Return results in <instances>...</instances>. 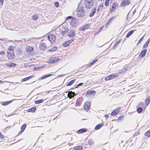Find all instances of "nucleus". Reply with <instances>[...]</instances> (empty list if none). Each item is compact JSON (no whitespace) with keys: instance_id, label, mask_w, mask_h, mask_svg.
I'll list each match as a JSON object with an SVG mask.
<instances>
[{"instance_id":"obj_48","label":"nucleus","mask_w":150,"mask_h":150,"mask_svg":"<svg viewBox=\"0 0 150 150\" xmlns=\"http://www.w3.org/2000/svg\"><path fill=\"white\" fill-rule=\"evenodd\" d=\"M86 26H82V27H80L79 28V30H81V31H83V30H85V28H85Z\"/></svg>"},{"instance_id":"obj_41","label":"nucleus","mask_w":150,"mask_h":150,"mask_svg":"<svg viewBox=\"0 0 150 150\" xmlns=\"http://www.w3.org/2000/svg\"><path fill=\"white\" fill-rule=\"evenodd\" d=\"M98 60V59H96L94 60V61H93L92 62H91L90 64V66H92V65L93 64L95 63L96 62H97Z\"/></svg>"},{"instance_id":"obj_31","label":"nucleus","mask_w":150,"mask_h":150,"mask_svg":"<svg viewBox=\"0 0 150 150\" xmlns=\"http://www.w3.org/2000/svg\"><path fill=\"white\" fill-rule=\"evenodd\" d=\"M42 68H43V66H39V67H34L33 68V69L35 71H38V70L41 69Z\"/></svg>"},{"instance_id":"obj_33","label":"nucleus","mask_w":150,"mask_h":150,"mask_svg":"<svg viewBox=\"0 0 150 150\" xmlns=\"http://www.w3.org/2000/svg\"><path fill=\"white\" fill-rule=\"evenodd\" d=\"M43 99H40L38 100L35 101V104H39L40 103H41L43 102Z\"/></svg>"},{"instance_id":"obj_4","label":"nucleus","mask_w":150,"mask_h":150,"mask_svg":"<svg viewBox=\"0 0 150 150\" xmlns=\"http://www.w3.org/2000/svg\"><path fill=\"white\" fill-rule=\"evenodd\" d=\"M77 25L76 20L74 18L71 19L70 21V25L73 28L76 27Z\"/></svg>"},{"instance_id":"obj_19","label":"nucleus","mask_w":150,"mask_h":150,"mask_svg":"<svg viewBox=\"0 0 150 150\" xmlns=\"http://www.w3.org/2000/svg\"><path fill=\"white\" fill-rule=\"evenodd\" d=\"M87 131V129H80L79 130L77 133L78 134H81L84 132H86Z\"/></svg>"},{"instance_id":"obj_54","label":"nucleus","mask_w":150,"mask_h":150,"mask_svg":"<svg viewBox=\"0 0 150 150\" xmlns=\"http://www.w3.org/2000/svg\"><path fill=\"white\" fill-rule=\"evenodd\" d=\"M124 118V116H120L118 117V118L117 119V120H120L121 119H123Z\"/></svg>"},{"instance_id":"obj_8","label":"nucleus","mask_w":150,"mask_h":150,"mask_svg":"<svg viewBox=\"0 0 150 150\" xmlns=\"http://www.w3.org/2000/svg\"><path fill=\"white\" fill-rule=\"evenodd\" d=\"M91 103L89 102H87L85 103L84 105V108L86 111H88L90 108Z\"/></svg>"},{"instance_id":"obj_63","label":"nucleus","mask_w":150,"mask_h":150,"mask_svg":"<svg viewBox=\"0 0 150 150\" xmlns=\"http://www.w3.org/2000/svg\"><path fill=\"white\" fill-rule=\"evenodd\" d=\"M150 42V39H148L147 41H146V42L147 43H148V44H149Z\"/></svg>"},{"instance_id":"obj_59","label":"nucleus","mask_w":150,"mask_h":150,"mask_svg":"<svg viewBox=\"0 0 150 150\" xmlns=\"http://www.w3.org/2000/svg\"><path fill=\"white\" fill-rule=\"evenodd\" d=\"M109 3L108 2L105 1V4L106 6H107L108 5Z\"/></svg>"},{"instance_id":"obj_34","label":"nucleus","mask_w":150,"mask_h":150,"mask_svg":"<svg viewBox=\"0 0 150 150\" xmlns=\"http://www.w3.org/2000/svg\"><path fill=\"white\" fill-rule=\"evenodd\" d=\"M145 135L148 137H150V130L145 133Z\"/></svg>"},{"instance_id":"obj_10","label":"nucleus","mask_w":150,"mask_h":150,"mask_svg":"<svg viewBox=\"0 0 150 150\" xmlns=\"http://www.w3.org/2000/svg\"><path fill=\"white\" fill-rule=\"evenodd\" d=\"M118 6V4L117 2H115L114 4H112V9H110L111 13L112 11H115Z\"/></svg>"},{"instance_id":"obj_52","label":"nucleus","mask_w":150,"mask_h":150,"mask_svg":"<svg viewBox=\"0 0 150 150\" xmlns=\"http://www.w3.org/2000/svg\"><path fill=\"white\" fill-rule=\"evenodd\" d=\"M74 41L73 39H71L70 40H69L68 41H67L68 42V43L69 44V45L72 41Z\"/></svg>"},{"instance_id":"obj_25","label":"nucleus","mask_w":150,"mask_h":150,"mask_svg":"<svg viewBox=\"0 0 150 150\" xmlns=\"http://www.w3.org/2000/svg\"><path fill=\"white\" fill-rule=\"evenodd\" d=\"M26 126V125L24 124L21 127V133H22L25 128Z\"/></svg>"},{"instance_id":"obj_55","label":"nucleus","mask_w":150,"mask_h":150,"mask_svg":"<svg viewBox=\"0 0 150 150\" xmlns=\"http://www.w3.org/2000/svg\"><path fill=\"white\" fill-rule=\"evenodd\" d=\"M4 136L1 134V133L0 132V138L1 139H3L4 138Z\"/></svg>"},{"instance_id":"obj_15","label":"nucleus","mask_w":150,"mask_h":150,"mask_svg":"<svg viewBox=\"0 0 150 150\" xmlns=\"http://www.w3.org/2000/svg\"><path fill=\"white\" fill-rule=\"evenodd\" d=\"M5 65L9 67H16L17 65V64L14 63H8L5 64Z\"/></svg>"},{"instance_id":"obj_2","label":"nucleus","mask_w":150,"mask_h":150,"mask_svg":"<svg viewBox=\"0 0 150 150\" xmlns=\"http://www.w3.org/2000/svg\"><path fill=\"white\" fill-rule=\"evenodd\" d=\"M47 38L48 40L51 42H54L56 39L55 35L52 34H49L47 36Z\"/></svg>"},{"instance_id":"obj_42","label":"nucleus","mask_w":150,"mask_h":150,"mask_svg":"<svg viewBox=\"0 0 150 150\" xmlns=\"http://www.w3.org/2000/svg\"><path fill=\"white\" fill-rule=\"evenodd\" d=\"M38 17L37 15H33L32 16V18L33 20H36L38 18Z\"/></svg>"},{"instance_id":"obj_7","label":"nucleus","mask_w":150,"mask_h":150,"mask_svg":"<svg viewBox=\"0 0 150 150\" xmlns=\"http://www.w3.org/2000/svg\"><path fill=\"white\" fill-rule=\"evenodd\" d=\"M27 53L28 54H32L33 52V48L31 46H27L25 49Z\"/></svg>"},{"instance_id":"obj_20","label":"nucleus","mask_w":150,"mask_h":150,"mask_svg":"<svg viewBox=\"0 0 150 150\" xmlns=\"http://www.w3.org/2000/svg\"><path fill=\"white\" fill-rule=\"evenodd\" d=\"M57 49V47H54L48 50V52H54Z\"/></svg>"},{"instance_id":"obj_22","label":"nucleus","mask_w":150,"mask_h":150,"mask_svg":"<svg viewBox=\"0 0 150 150\" xmlns=\"http://www.w3.org/2000/svg\"><path fill=\"white\" fill-rule=\"evenodd\" d=\"M34 76L32 75V76H29L27 77L26 78H23L22 79V80L23 81H27V80H28L29 79H31V78H33Z\"/></svg>"},{"instance_id":"obj_28","label":"nucleus","mask_w":150,"mask_h":150,"mask_svg":"<svg viewBox=\"0 0 150 150\" xmlns=\"http://www.w3.org/2000/svg\"><path fill=\"white\" fill-rule=\"evenodd\" d=\"M103 125L101 124H100L97 125L95 127V129L96 130L98 129H100L102 126Z\"/></svg>"},{"instance_id":"obj_14","label":"nucleus","mask_w":150,"mask_h":150,"mask_svg":"<svg viewBox=\"0 0 150 150\" xmlns=\"http://www.w3.org/2000/svg\"><path fill=\"white\" fill-rule=\"evenodd\" d=\"M46 48V45L45 43L42 42L40 43V48L41 50H44Z\"/></svg>"},{"instance_id":"obj_35","label":"nucleus","mask_w":150,"mask_h":150,"mask_svg":"<svg viewBox=\"0 0 150 150\" xmlns=\"http://www.w3.org/2000/svg\"><path fill=\"white\" fill-rule=\"evenodd\" d=\"M143 110L142 108V107H139L137 109V111L138 113H140Z\"/></svg>"},{"instance_id":"obj_39","label":"nucleus","mask_w":150,"mask_h":150,"mask_svg":"<svg viewBox=\"0 0 150 150\" xmlns=\"http://www.w3.org/2000/svg\"><path fill=\"white\" fill-rule=\"evenodd\" d=\"M49 62L51 63H53L54 62V57L52 58L49 59Z\"/></svg>"},{"instance_id":"obj_6","label":"nucleus","mask_w":150,"mask_h":150,"mask_svg":"<svg viewBox=\"0 0 150 150\" xmlns=\"http://www.w3.org/2000/svg\"><path fill=\"white\" fill-rule=\"evenodd\" d=\"M95 92L94 91H88L86 93V95L87 97H93L95 95Z\"/></svg>"},{"instance_id":"obj_57","label":"nucleus","mask_w":150,"mask_h":150,"mask_svg":"<svg viewBox=\"0 0 150 150\" xmlns=\"http://www.w3.org/2000/svg\"><path fill=\"white\" fill-rule=\"evenodd\" d=\"M84 26H86L85 28H85V30H86L88 28L89 26L88 25H86Z\"/></svg>"},{"instance_id":"obj_58","label":"nucleus","mask_w":150,"mask_h":150,"mask_svg":"<svg viewBox=\"0 0 150 150\" xmlns=\"http://www.w3.org/2000/svg\"><path fill=\"white\" fill-rule=\"evenodd\" d=\"M72 17L71 16H69L67 18V20L68 19H70L71 18H72Z\"/></svg>"},{"instance_id":"obj_56","label":"nucleus","mask_w":150,"mask_h":150,"mask_svg":"<svg viewBox=\"0 0 150 150\" xmlns=\"http://www.w3.org/2000/svg\"><path fill=\"white\" fill-rule=\"evenodd\" d=\"M4 1L3 0H0V5H2Z\"/></svg>"},{"instance_id":"obj_17","label":"nucleus","mask_w":150,"mask_h":150,"mask_svg":"<svg viewBox=\"0 0 150 150\" xmlns=\"http://www.w3.org/2000/svg\"><path fill=\"white\" fill-rule=\"evenodd\" d=\"M15 100L13 99V100H11L9 101H6V102H3L1 103V104L5 106L11 103L13 100Z\"/></svg>"},{"instance_id":"obj_16","label":"nucleus","mask_w":150,"mask_h":150,"mask_svg":"<svg viewBox=\"0 0 150 150\" xmlns=\"http://www.w3.org/2000/svg\"><path fill=\"white\" fill-rule=\"evenodd\" d=\"M150 101V98L149 96L147 97V98L145 100V105L146 106H147L149 103Z\"/></svg>"},{"instance_id":"obj_18","label":"nucleus","mask_w":150,"mask_h":150,"mask_svg":"<svg viewBox=\"0 0 150 150\" xmlns=\"http://www.w3.org/2000/svg\"><path fill=\"white\" fill-rule=\"evenodd\" d=\"M96 11V8H93L92 9V12L90 13L89 14V16L90 17H91L93 16L95 13Z\"/></svg>"},{"instance_id":"obj_44","label":"nucleus","mask_w":150,"mask_h":150,"mask_svg":"<svg viewBox=\"0 0 150 150\" xmlns=\"http://www.w3.org/2000/svg\"><path fill=\"white\" fill-rule=\"evenodd\" d=\"M120 110V107H119L117 108L115 110H114L117 113H118L119 112V111Z\"/></svg>"},{"instance_id":"obj_12","label":"nucleus","mask_w":150,"mask_h":150,"mask_svg":"<svg viewBox=\"0 0 150 150\" xmlns=\"http://www.w3.org/2000/svg\"><path fill=\"white\" fill-rule=\"evenodd\" d=\"M75 95L76 94L74 92H73L72 91H69L68 92V96L70 98H73Z\"/></svg>"},{"instance_id":"obj_50","label":"nucleus","mask_w":150,"mask_h":150,"mask_svg":"<svg viewBox=\"0 0 150 150\" xmlns=\"http://www.w3.org/2000/svg\"><path fill=\"white\" fill-rule=\"evenodd\" d=\"M144 36H143L142 38H141L139 40L138 42V44L140 43L144 39Z\"/></svg>"},{"instance_id":"obj_40","label":"nucleus","mask_w":150,"mask_h":150,"mask_svg":"<svg viewBox=\"0 0 150 150\" xmlns=\"http://www.w3.org/2000/svg\"><path fill=\"white\" fill-rule=\"evenodd\" d=\"M69 45V44L67 41L65 42L62 44V45L64 47H67Z\"/></svg>"},{"instance_id":"obj_21","label":"nucleus","mask_w":150,"mask_h":150,"mask_svg":"<svg viewBox=\"0 0 150 150\" xmlns=\"http://www.w3.org/2000/svg\"><path fill=\"white\" fill-rule=\"evenodd\" d=\"M134 30H132L129 31L126 35V37L127 38H128L131 36L134 33Z\"/></svg>"},{"instance_id":"obj_11","label":"nucleus","mask_w":150,"mask_h":150,"mask_svg":"<svg viewBox=\"0 0 150 150\" xmlns=\"http://www.w3.org/2000/svg\"><path fill=\"white\" fill-rule=\"evenodd\" d=\"M67 35L70 38L74 37L76 35L75 31L73 30L70 31L67 34Z\"/></svg>"},{"instance_id":"obj_24","label":"nucleus","mask_w":150,"mask_h":150,"mask_svg":"<svg viewBox=\"0 0 150 150\" xmlns=\"http://www.w3.org/2000/svg\"><path fill=\"white\" fill-rule=\"evenodd\" d=\"M84 10L83 9V7L82 6L81 4V3L80 2L78 4V7L77 9V10Z\"/></svg>"},{"instance_id":"obj_64","label":"nucleus","mask_w":150,"mask_h":150,"mask_svg":"<svg viewBox=\"0 0 150 150\" xmlns=\"http://www.w3.org/2000/svg\"><path fill=\"white\" fill-rule=\"evenodd\" d=\"M65 33L64 31H62L61 33L62 35H64L65 34Z\"/></svg>"},{"instance_id":"obj_9","label":"nucleus","mask_w":150,"mask_h":150,"mask_svg":"<svg viewBox=\"0 0 150 150\" xmlns=\"http://www.w3.org/2000/svg\"><path fill=\"white\" fill-rule=\"evenodd\" d=\"M130 3L129 0H123L121 3V6L122 7H125L129 5Z\"/></svg>"},{"instance_id":"obj_29","label":"nucleus","mask_w":150,"mask_h":150,"mask_svg":"<svg viewBox=\"0 0 150 150\" xmlns=\"http://www.w3.org/2000/svg\"><path fill=\"white\" fill-rule=\"evenodd\" d=\"M103 5L102 4L100 5L98 7L97 9V12H100L103 9Z\"/></svg>"},{"instance_id":"obj_60","label":"nucleus","mask_w":150,"mask_h":150,"mask_svg":"<svg viewBox=\"0 0 150 150\" xmlns=\"http://www.w3.org/2000/svg\"><path fill=\"white\" fill-rule=\"evenodd\" d=\"M104 117L106 118H108L109 117L108 115L105 114L104 115Z\"/></svg>"},{"instance_id":"obj_53","label":"nucleus","mask_w":150,"mask_h":150,"mask_svg":"<svg viewBox=\"0 0 150 150\" xmlns=\"http://www.w3.org/2000/svg\"><path fill=\"white\" fill-rule=\"evenodd\" d=\"M148 44H149L147 43L146 42L143 46L144 48L145 47H146L148 46Z\"/></svg>"},{"instance_id":"obj_51","label":"nucleus","mask_w":150,"mask_h":150,"mask_svg":"<svg viewBox=\"0 0 150 150\" xmlns=\"http://www.w3.org/2000/svg\"><path fill=\"white\" fill-rule=\"evenodd\" d=\"M54 5L57 7H58L59 6V3L57 2H55V3H54Z\"/></svg>"},{"instance_id":"obj_47","label":"nucleus","mask_w":150,"mask_h":150,"mask_svg":"<svg viewBox=\"0 0 150 150\" xmlns=\"http://www.w3.org/2000/svg\"><path fill=\"white\" fill-rule=\"evenodd\" d=\"M54 60L55 62H57L59 61L60 59L57 57H54Z\"/></svg>"},{"instance_id":"obj_46","label":"nucleus","mask_w":150,"mask_h":150,"mask_svg":"<svg viewBox=\"0 0 150 150\" xmlns=\"http://www.w3.org/2000/svg\"><path fill=\"white\" fill-rule=\"evenodd\" d=\"M11 51H13V47L12 46H10L8 48V51L11 52Z\"/></svg>"},{"instance_id":"obj_26","label":"nucleus","mask_w":150,"mask_h":150,"mask_svg":"<svg viewBox=\"0 0 150 150\" xmlns=\"http://www.w3.org/2000/svg\"><path fill=\"white\" fill-rule=\"evenodd\" d=\"M52 75V74H48L42 76L41 78L40 79L42 80L44 79H45L47 77L51 76Z\"/></svg>"},{"instance_id":"obj_36","label":"nucleus","mask_w":150,"mask_h":150,"mask_svg":"<svg viewBox=\"0 0 150 150\" xmlns=\"http://www.w3.org/2000/svg\"><path fill=\"white\" fill-rule=\"evenodd\" d=\"M127 69V68H125L122 70H121L119 71L118 72L119 74H121L122 73H123L125 72V71Z\"/></svg>"},{"instance_id":"obj_43","label":"nucleus","mask_w":150,"mask_h":150,"mask_svg":"<svg viewBox=\"0 0 150 150\" xmlns=\"http://www.w3.org/2000/svg\"><path fill=\"white\" fill-rule=\"evenodd\" d=\"M117 114V113L114 110L112 112L111 115H112L114 116L116 115Z\"/></svg>"},{"instance_id":"obj_5","label":"nucleus","mask_w":150,"mask_h":150,"mask_svg":"<svg viewBox=\"0 0 150 150\" xmlns=\"http://www.w3.org/2000/svg\"><path fill=\"white\" fill-rule=\"evenodd\" d=\"M8 58L10 59H12L14 58V54L13 51H11V52L8 51L7 54Z\"/></svg>"},{"instance_id":"obj_23","label":"nucleus","mask_w":150,"mask_h":150,"mask_svg":"<svg viewBox=\"0 0 150 150\" xmlns=\"http://www.w3.org/2000/svg\"><path fill=\"white\" fill-rule=\"evenodd\" d=\"M82 147L81 146H78L74 147V150H82Z\"/></svg>"},{"instance_id":"obj_49","label":"nucleus","mask_w":150,"mask_h":150,"mask_svg":"<svg viewBox=\"0 0 150 150\" xmlns=\"http://www.w3.org/2000/svg\"><path fill=\"white\" fill-rule=\"evenodd\" d=\"M114 17H112L111 18H110L109 21H108V22H107V23L106 25H106H109V23L112 20V18H113Z\"/></svg>"},{"instance_id":"obj_37","label":"nucleus","mask_w":150,"mask_h":150,"mask_svg":"<svg viewBox=\"0 0 150 150\" xmlns=\"http://www.w3.org/2000/svg\"><path fill=\"white\" fill-rule=\"evenodd\" d=\"M88 143L89 145H91L93 144V142L92 139H90L88 141Z\"/></svg>"},{"instance_id":"obj_13","label":"nucleus","mask_w":150,"mask_h":150,"mask_svg":"<svg viewBox=\"0 0 150 150\" xmlns=\"http://www.w3.org/2000/svg\"><path fill=\"white\" fill-rule=\"evenodd\" d=\"M147 52L146 49L143 50L140 53L139 56L142 58H143Z\"/></svg>"},{"instance_id":"obj_27","label":"nucleus","mask_w":150,"mask_h":150,"mask_svg":"<svg viewBox=\"0 0 150 150\" xmlns=\"http://www.w3.org/2000/svg\"><path fill=\"white\" fill-rule=\"evenodd\" d=\"M36 110V108L35 107H33L31 108H30L28 110V111L30 112H34Z\"/></svg>"},{"instance_id":"obj_1","label":"nucleus","mask_w":150,"mask_h":150,"mask_svg":"<svg viewBox=\"0 0 150 150\" xmlns=\"http://www.w3.org/2000/svg\"><path fill=\"white\" fill-rule=\"evenodd\" d=\"M93 0H85V5L86 8H91L93 5Z\"/></svg>"},{"instance_id":"obj_3","label":"nucleus","mask_w":150,"mask_h":150,"mask_svg":"<svg viewBox=\"0 0 150 150\" xmlns=\"http://www.w3.org/2000/svg\"><path fill=\"white\" fill-rule=\"evenodd\" d=\"M77 16L79 17H83L85 15V12L84 10H77Z\"/></svg>"},{"instance_id":"obj_30","label":"nucleus","mask_w":150,"mask_h":150,"mask_svg":"<svg viewBox=\"0 0 150 150\" xmlns=\"http://www.w3.org/2000/svg\"><path fill=\"white\" fill-rule=\"evenodd\" d=\"M110 75L111 76V78L112 79L118 77V74H112Z\"/></svg>"},{"instance_id":"obj_38","label":"nucleus","mask_w":150,"mask_h":150,"mask_svg":"<svg viewBox=\"0 0 150 150\" xmlns=\"http://www.w3.org/2000/svg\"><path fill=\"white\" fill-rule=\"evenodd\" d=\"M110 79H112L110 75L107 76L105 78V80L106 81H108Z\"/></svg>"},{"instance_id":"obj_45","label":"nucleus","mask_w":150,"mask_h":150,"mask_svg":"<svg viewBox=\"0 0 150 150\" xmlns=\"http://www.w3.org/2000/svg\"><path fill=\"white\" fill-rule=\"evenodd\" d=\"M4 54V50H2L0 51V55L1 56H3Z\"/></svg>"},{"instance_id":"obj_32","label":"nucleus","mask_w":150,"mask_h":150,"mask_svg":"<svg viewBox=\"0 0 150 150\" xmlns=\"http://www.w3.org/2000/svg\"><path fill=\"white\" fill-rule=\"evenodd\" d=\"M75 80L73 79L70 81L67 84V86H70L71 85H72L73 83L75 81Z\"/></svg>"},{"instance_id":"obj_62","label":"nucleus","mask_w":150,"mask_h":150,"mask_svg":"<svg viewBox=\"0 0 150 150\" xmlns=\"http://www.w3.org/2000/svg\"><path fill=\"white\" fill-rule=\"evenodd\" d=\"M80 103L78 102L77 101L76 102V104L77 105H79L80 104Z\"/></svg>"},{"instance_id":"obj_61","label":"nucleus","mask_w":150,"mask_h":150,"mask_svg":"<svg viewBox=\"0 0 150 150\" xmlns=\"http://www.w3.org/2000/svg\"><path fill=\"white\" fill-rule=\"evenodd\" d=\"M82 84H83V83H79L76 86V87H77V86H80L81 85H82Z\"/></svg>"}]
</instances>
